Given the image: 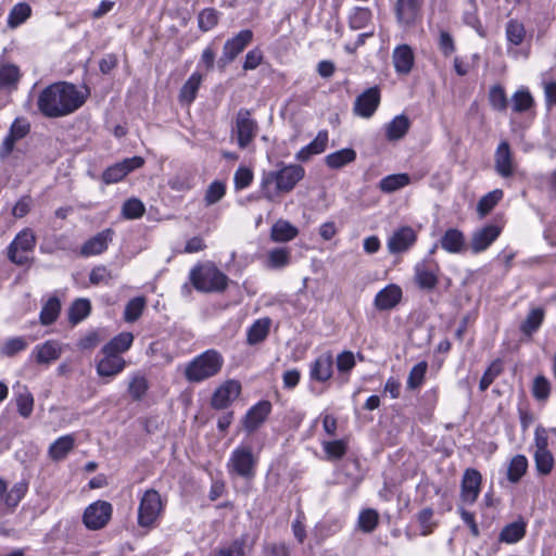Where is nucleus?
<instances>
[{
    "label": "nucleus",
    "mask_w": 556,
    "mask_h": 556,
    "mask_svg": "<svg viewBox=\"0 0 556 556\" xmlns=\"http://www.w3.org/2000/svg\"><path fill=\"white\" fill-rule=\"evenodd\" d=\"M86 101L75 85L59 81L46 87L39 94L37 106L39 112L49 118H58L77 111Z\"/></svg>",
    "instance_id": "obj_1"
},
{
    "label": "nucleus",
    "mask_w": 556,
    "mask_h": 556,
    "mask_svg": "<svg viewBox=\"0 0 556 556\" xmlns=\"http://www.w3.org/2000/svg\"><path fill=\"white\" fill-rule=\"evenodd\" d=\"M305 176V169L298 164L283 165L277 170L263 172L260 190L263 199L277 202L281 194L291 192Z\"/></svg>",
    "instance_id": "obj_2"
},
{
    "label": "nucleus",
    "mask_w": 556,
    "mask_h": 556,
    "mask_svg": "<svg viewBox=\"0 0 556 556\" xmlns=\"http://www.w3.org/2000/svg\"><path fill=\"white\" fill-rule=\"evenodd\" d=\"M224 365V357L216 350H206L190 361L185 368V378L192 383H199L215 377Z\"/></svg>",
    "instance_id": "obj_3"
},
{
    "label": "nucleus",
    "mask_w": 556,
    "mask_h": 556,
    "mask_svg": "<svg viewBox=\"0 0 556 556\" xmlns=\"http://www.w3.org/2000/svg\"><path fill=\"white\" fill-rule=\"evenodd\" d=\"M193 287L201 292H219L226 289L227 276L213 263L200 264L193 267L189 274Z\"/></svg>",
    "instance_id": "obj_4"
},
{
    "label": "nucleus",
    "mask_w": 556,
    "mask_h": 556,
    "mask_svg": "<svg viewBox=\"0 0 556 556\" xmlns=\"http://www.w3.org/2000/svg\"><path fill=\"white\" fill-rule=\"evenodd\" d=\"M257 463L258 457L252 446L240 444L231 452L226 467L230 476L251 480L256 475Z\"/></svg>",
    "instance_id": "obj_5"
},
{
    "label": "nucleus",
    "mask_w": 556,
    "mask_h": 556,
    "mask_svg": "<svg viewBox=\"0 0 556 556\" xmlns=\"http://www.w3.org/2000/svg\"><path fill=\"white\" fill-rule=\"evenodd\" d=\"M164 505L160 493L154 489L147 490L140 498L138 507V525L151 528L163 511Z\"/></svg>",
    "instance_id": "obj_6"
},
{
    "label": "nucleus",
    "mask_w": 556,
    "mask_h": 556,
    "mask_svg": "<svg viewBox=\"0 0 556 556\" xmlns=\"http://www.w3.org/2000/svg\"><path fill=\"white\" fill-rule=\"evenodd\" d=\"M35 245L36 236L34 231L29 228H25L20 231L10 243L8 248V257L12 263L18 266L25 265L29 262L27 253L31 252L35 249Z\"/></svg>",
    "instance_id": "obj_7"
},
{
    "label": "nucleus",
    "mask_w": 556,
    "mask_h": 556,
    "mask_svg": "<svg viewBox=\"0 0 556 556\" xmlns=\"http://www.w3.org/2000/svg\"><path fill=\"white\" fill-rule=\"evenodd\" d=\"M232 135L237 137L238 146L245 149L254 140L258 132V125L252 118L251 112L247 109H240L235 118Z\"/></svg>",
    "instance_id": "obj_8"
},
{
    "label": "nucleus",
    "mask_w": 556,
    "mask_h": 556,
    "mask_svg": "<svg viewBox=\"0 0 556 556\" xmlns=\"http://www.w3.org/2000/svg\"><path fill=\"white\" fill-rule=\"evenodd\" d=\"M113 513L111 503L97 501L86 507L83 522L89 530H100L110 521Z\"/></svg>",
    "instance_id": "obj_9"
},
{
    "label": "nucleus",
    "mask_w": 556,
    "mask_h": 556,
    "mask_svg": "<svg viewBox=\"0 0 556 556\" xmlns=\"http://www.w3.org/2000/svg\"><path fill=\"white\" fill-rule=\"evenodd\" d=\"M253 33L250 29H243L232 38L228 39L223 47V54L218 64L224 67L231 63L252 41Z\"/></svg>",
    "instance_id": "obj_10"
},
{
    "label": "nucleus",
    "mask_w": 556,
    "mask_h": 556,
    "mask_svg": "<svg viewBox=\"0 0 556 556\" xmlns=\"http://www.w3.org/2000/svg\"><path fill=\"white\" fill-rule=\"evenodd\" d=\"M482 476L473 468H467L460 482V498L466 504H473L481 491Z\"/></svg>",
    "instance_id": "obj_11"
},
{
    "label": "nucleus",
    "mask_w": 556,
    "mask_h": 556,
    "mask_svg": "<svg viewBox=\"0 0 556 556\" xmlns=\"http://www.w3.org/2000/svg\"><path fill=\"white\" fill-rule=\"evenodd\" d=\"M241 393V384L237 380H227L212 395L211 406L214 409L227 408Z\"/></svg>",
    "instance_id": "obj_12"
},
{
    "label": "nucleus",
    "mask_w": 556,
    "mask_h": 556,
    "mask_svg": "<svg viewBox=\"0 0 556 556\" xmlns=\"http://www.w3.org/2000/svg\"><path fill=\"white\" fill-rule=\"evenodd\" d=\"M144 161L141 156L125 159L122 162L108 167L103 172L102 179L108 185L118 182L131 170L141 167Z\"/></svg>",
    "instance_id": "obj_13"
},
{
    "label": "nucleus",
    "mask_w": 556,
    "mask_h": 556,
    "mask_svg": "<svg viewBox=\"0 0 556 556\" xmlns=\"http://www.w3.org/2000/svg\"><path fill=\"white\" fill-rule=\"evenodd\" d=\"M422 0H396L395 16L399 24L412 26L420 16Z\"/></svg>",
    "instance_id": "obj_14"
},
{
    "label": "nucleus",
    "mask_w": 556,
    "mask_h": 556,
    "mask_svg": "<svg viewBox=\"0 0 556 556\" xmlns=\"http://www.w3.org/2000/svg\"><path fill=\"white\" fill-rule=\"evenodd\" d=\"M379 103L380 91L377 87H371L356 98L353 110L356 115L368 118L376 112Z\"/></svg>",
    "instance_id": "obj_15"
},
{
    "label": "nucleus",
    "mask_w": 556,
    "mask_h": 556,
    "mask_svg": "<svg viewBox=\"0 0 556 556\" xmlns=\"http://www.w3.org/2000/svg\"><path fill=\"white\" fill-rule=\"evenodd\" d=\"M494 166L496 173L503 178L513 176L515 164L513 153L507 141H502L494 153Z\"/></svg>",
    "instance_id": "obj_16"
},
{
    "label": "nucleus",
    "mask_w": 556,
    "mask_h": 556,
    "mask_svg": "<svg viewBox=\"0 0 556 556\" xmlns=\"http://www.w3.org/2000/svg\"><path fill=\"white\" fill-rule=\"evenodd\" d=\"M437 264L424 261L415 266V281L420 289L432 290L438 285Z\"/></svg>",
    "instance_id": "obj_17"
},
{
    "label": "nucleus",
    "mask_w": 556,
    "mask_h": 556,
    "mask_svg": "<svg viewBox=\"0 0 556 556\" xmlns=\"http://www.w3.org/2000/svg\"><path fill=\"white\" fill-rule=\"evenodd\" d=\"M271 409L268 401H261L252 406L244 416L243 427L248 433L254 432L267 418Z\"/></svg>",
    "instance_id": "obj_18"
},
{
    "label": "nucleus",
    "mask_w": 556,
    "mask_h": 556,
    "mask_svg": "<svg viewBox=\"0 0 556 556\" xmlns=\"http://www.w3.org/2000/svg\"><path fill=\"white\" fill-rule=\"evenodd\" d=\"M501 229L495 225H488L473 232L470 249L473 253L486 250L500 236Z\"/></svg>",
    "instance_id": "obj_19"
},
{
    "label": "nucleus",
    "mask_w": 556,
    "mask_h": 556,
    "mask_svg": "<svg viewBox=\"0 0 556 556\" xmlns=\"http://www.w3.org/2000/svg\"><path fill=\"white\" fill-rule=\"evenodd\" d=\"M416 242V233L410 227H402L396 230L388 240L390 253L407 251Z\"/></svg>",
    "instance_id": "obj_20"
},
{
    "label": "nucleus",
    "mask_w": 556,
    "mask_h": 556,
    "mask_svg": "<svg viewBox=\"0 0 556 556\" xmlns=\"http://www.w3.org/2000/svg\"><path fill=\"white\" fill-rule=\"evenodd\" d=\"M402 299V290L396 285H389L380 290L375 298V306L379 311L395 307Z\"/></svg>",
    "instance_id": "obj_21"
},
{
    "label": "nucleus",
    "mask_w": 556,
    "mask_h": 556,
    "mask_svg": "<svg viewBox=\"0 0 556 556\" xmlns=\"http://www.w3.org/2000/svg\"><path fill=\"white\" fill-rule=\"evenodd\" d=\"M414 52L408 45L397 46L392 54V61L396 73L408 74L414 65Z\"/></svg>",
    "instance_id": "obj_22"
},
{
    "label": "nucleus",
    "mask_w": 556,
    "mask_h": 556,
    "mask_svg": "<svg viewBox=\"0 0 556 556\" xmlns=\"http://www.w3.org/2000/svg\"><path fill=\"white\" fill-rule=\"evenodd\" d=\"M333 358L330 353H325L318 356L311 365V378L313 380L325 382L332 376Z\"/></svg>",
    "instance_id": "obj_23"
},
{
    "label": "nucleus",
    "mask_w": 556,
    "mask_h": 556,
    "mask_svg": "<svg viewBox=\"0 0 556 556\" xmlns=\"http://www.w3.org/2000/svg\"><path fill=\"white\" fill-rule=\"evenodd\" d=\"M22 73L20 67L12 63L0 64V89L12 92L17 89Z\"/></svg>",
    "instance_id": "obj_24"
},
{
    "label": "nucleus",
    "mask_w": 556,
    "mask_h": 556,
    "mask_svg": "<svg viewBox=\"0 0 556 556\" xmlns=\"http://www.w3.org/2000/svg\"><path fill=\"white\" fill-rule=\"evenodd\" d=\"M104 356L97 365V372L101 377H113L125 368V359L119 355L103 353Z\"/></svg>",
    "instance_id": "obj_25"
},
{
    "label": "nucleus",
    "mask_w": 556,
    "mask_h": 556,
    "mask_svg": "<svg viewBox=\"0 0 556 556\" xmlns=\"http://www.w3.org/2000/svg\"><path fill=\"white\" fill-rule=\"evenodd\" d=\"M112 235L113 231L111 229L98 232L94 237L85 242L81 247V254L89 256L102 253L108 249V244L112 240Z\"/></svg>",
    "instance_id": "obj_26"
},
{
    "label": "nucleus",
    "mask_w": 556,
    "mask_h": 556,
    "mask_svg": "<svg viewBox=\"0 0 556 556\" xmlns=\"http://www.w3.org/2000/svg\"><path fill=\"white\" fill-rule=\"evenodd\" d=\"M440 243L443 250L453 254L462 253L466 249L465 236L456 228L447 229L441 237Z\"/></svg>",
    "instance_id": "obj_27"
},
{
    "label": "nucleus",
    "mask_w": 556,
    "mask_h": 556,
    "mask_svg": "<svg viewBox=\"0 0 556 556\" xmlns=\"http://www.w3.org/2000/svg\"><path fill=\"white\" fill-rule=\"evenodd\" d=\"M61 346L56 341H47L43 344L36 345L33 355L38 364L48 365L61 356Z\"/></svg>",
    "instance_id": "obj_28"
},
{
    "label": "nucleus",
    "mask_w": 556,
    "mask_h": 556,
    "mask_svg": "<svg viewBox=\"0 0 556 556\" xmlns=\"http://www.w3.org/2000/svg\"><path fill=\"white\" fill-rule=\"evenodd\" d=\"M271 319L269 317H263L256 319L247 331V342L250 345H255L263 342L270 330Z\"/></svg>",
    "instance_id": "obj_29"
},
{
    "label": "nucleus",
    "mask_w": 556,
    "mask_h": 556,
    "mask_svg": "<svg viewBox=\"0 0 556 556\" xmlns=\"http://www.w3.org/2000/svg\"><path fill=\"white\" fill-rule=\"evenodd\" d=\"M298 235V228L285 219H278L270 230V238L275 242H288L294 239Z\"/></svg>",
    "instance_id": "obj_30"
},
{
    "label": "nucleus",
    "mask_w": 556,
    "mask_h": 556,
    "mask_svg": "<svg viewBox=\"0 0 556 556\" xmlns=\"http://www.w3.org/2000/svg\"><path fill=\"white\" fill-rule=\"evenodd\" d=\"M75 438L72 434L60 437L49 447V457L53 460H61L73 450Z\"/></svg>",
    "instance_id": "obj_31"
},
{
    "label": "nucleus",
    "mask_w": 556,
    "mask_h": 556,
    "mask_svg": "<svg viewBox=\"0 0 556 556\" xmlns=\"http://www.w3.org/2000/svg\"><path fill=\"white\" fill-rule=\"evenodd\" d=\"M134 341L131 332H122L102 348V353L119 355L129 350Z\"/></svg>",
    "instance_id": "obj_32"
},
{
    "label": "nucleus",
    "mask_w": 556,
    "mask_h": 556,
    "mask_svg": "<svg viewBox=\"0 0 556 556\" xmlns=\"http://www.w3.org/2000/svg\"><path fill=\"white\" fill-rule=\"evenodd\" d=\"M202 75L198 72H194L184 84L179 92V100L182 103L190 104L194 101L198 90L202 83Z\"/></svg>",
    "instance_id": "obj_33"
},
{
    "label": "nucleus",
    "mask_w": 556,
    "mask_h": 556,
    "mask_svg": "<svg viewBox=\"0 0 556 556\" xmlns=\"http://www.w3.org/2000/svg\"><path fill=\"white\" fill-rule=\"evenodd\" d=\"M355 159L356 152L353 149L345 148L328 154L326 156V164L330 168L339 169L354 162Z\"/></svg>",
    "instance_id": "obj_34"
},
{
    "label": "nucleus",
    "mask_w": 556,
    "mask_h": 556,
    "mask_svg": "<svg viewBox=\"0 0 556 556\" xmlns=\"http://www.w3.org/2000/svg\"><path fill=\"white\" fill-rule=\"evenodd\" d=\"M410 177L408 174H392L382 178L379 182V188L384 193L394 192L405 186L409 185Z\"/></svg>",
    "instance_id": "obj_35"
},
{
    "label": "nucleus",
    "mask_w": 556,
    "mask_h": 556,
    "mask_svg": "<svg viewBox=\"0 0 556 556\" xmlns=\"http://www.w3.org/2000/svg\"><path fill=\"white\" fill-rule=\"evenodd\" d=\"M526 534V522L523 520H518L511 522L503 528L500 533V540L502 542L513 544L520 541Z\"/></svg>",
    "instance_id": "obj_36"
},
{
    "label": "nucleus",
    "mask_w": 556,
    "mask_h": 556,
    "mask_svg": "<svg viewBox=\"0 0 556 556\" xmlns=\"http://www.w3.org/2000/svg\"><path fill=\"white\" fill-rule=\"evenodd\" d=\"M409 129V119L405 115L395 116L387 125V138L391 141L403 138Z\"/></svg>",
    "instance_id": "obj_37"
},
{
    "label": "nucleus",
    "mask_w": 556,
    "mask_h": 556,
    "mask_svg": "<svg viewBox=\"0 0 556 556\" xmlns=\"http://www.w3.org/2000/svg\"><path fill=\"white\" fill-rule=\"evenodd\" d=\"M61 303L56 296H51L42 306L40 312V323L45 326L53 324L59 317Z\"/></svg>",
    "instance_id": "obj_38"
},
{
    "label": "nucleus",
    "mask_w": 556,
    "mask_h": 556,
    "mask_svg": "<svg viewBox=\"0 0 556 556\" xmlns=\"http://www.w3.org/2000/svg\"><path fill=\"white\" fill-rule=\"evenodd\" d=\"M147 305L144 296H136L129 300L124 309V319L127 323H135L142 315Z\"/></svg>",
    "instance_id": "obj_39"
},
{
    "label": "nucleus",
    "mask_w": 556,
    "mask_h": 556,
    "mask_svg": "<svg viewBox=\"0 0 556 556\" xmlns=\"http://www.w3.org/2000/svg\"><path fill=\"white\" fill-rule=\"evenodd\" d=\"M91 311L90 301L87 299H77L73 302L68 311V318L72 324H77L85 319Z\"/></svg>",
    "instance_id": "obj_40"
},
{
    "label": "nucleus",
    "mask_w": 556,
    "mask_h": 556,
    "mask_svg": "<svg viewBox=\"0 0 556 556\" xmlns=\"http://www.w3.org/2000/svg\"><path fill=\"white\" fill-rule=\"evenodd\" d=\"M528 468V460L523 455H516L511 458L508 469L507 478L510 482H518L521 477L526 473Z\"/></svg>",
    "instance_id": "obj_41"
},
{
    "label": "nucleus",
    "mask_w": 556,
    "mask_h": 556,
    "mask_svg": "<svg viewBox=\"0 0 556 556\" xmlns=\"http://www.w3.org/2000/svg\"><path fill=\"white\" fill-rule=\"evenodd\" d=\"M427 369L428 364L425 361L419 362L410 369L406 382V387L408 390H416L422 386Z\"/></svg>",
    "instance_id": "obj_42"
},
{
    "label": "nucleus",
    "mask_w": 556,
    "mask_h": 556,
    "mask_svg": "<svg viewBox=\"0 0 556 556\" xmlns=\"http://www.w3.org/2000/svg\"><path fill=\"white\" fill-rule=\"evenodd\" d=\"M28 490V483L25 480H21L8 490L5 497V507L9 509L15 508L22 498L25 496Z\"/></svg>",
    "instance_id": "obj_43"
},
{
    "label": "nucleus",
    "mask_w": 556,
    "mask_h": 556,
    "mask_svg": "<svg viewBox=\"0 0 556 556\" xmlns=\"http://www.w3.org/2000/svg\"><path fill=\"white\" fill-rule=\"evenodd\" d=\"M544 319V312L542 308H534L531 309L528 314L527 318L520 326V330L527 334L531 336L533 332H535L540 326L542 325Z\"/></svg>",
    "instance_id": "obj_44"
},
{
    "label": "nucleus",
    "mask_w": 556,
    "mask_h": 556,
    "mask_svg": "<svg viewBox=\"0 0 556 556\" xmlns=\"http://www.w3.org/2000/svg\"><path fill=\"white\" fill-rule=\"evenodd\" d=\"M290 250L287 248H276L268 252L267 266L273 269H280L289 265Z\"/></svg>",
    "instance_id": "obj_45"
},
{
    "label": "nucleus",
    "mask_w": 556,
    "mask_h": 556,
    "mask_svg": "<svg viewBox=\"0 0 556 556\" xmlns=\"http://www.w3.org/2000/svg\"><path fill=\"white\" fill-rule=\"evenodd\" d=\"M378 521L379 515L377 510L372 508H366L359 513L357 525L363 532L370 533L377 528Z\"/></svg>",
    "instance_id": "obj_46"
},
{
    "label": "nucleus",
    "mask_w": 556,
    "mask_h": 556,
    "mask_svg": "<svg viewBox=\"0 0 556 556\" xmlns=\"http://www.w3.org/2000/svg\"><path fill=\"white\" fill-rule=\"evenodd\" d=\"M31 13V9L27 3L21 2L13 7L8 17V25L12 28L24 23Z\"/></svg>",
    "instance_id": "obj_47"
},
{
    "label": "nucleus",
    "mask_w": 556,
    "mask_h": 556,
    "mask_svg": "<svg viewBox=\"0 0 556 556\" xmlns=\"http://www.w3.org/2000/svg\"><path fill=\"white\" fill-rule=\"evenodd\" d=\"M226 194V185L220 180H214L211 182L204 194V202L207 206L216 204Z\"/></svg>",
    "instance_id": "obj_48"
},
{
    "label": "nucleus",
    "mask_w": 556,
    "mask_h": 556,
    "mask_svg": "<svg viewBox=\"0 0 556 556\" xmlns=\"http://www.w3.org/2000/svg\"><path fill=\"white\" fill-rule=\"evenodd\" d=\"M16 406L17 412L22 417L28 418L31 415L34 409V396L26 387H24L23 391L17 394Z\"/></svg>",
    "instance_id": "obj_49"
},
{
    "label": "nucleus",
    "mask_w": 556,
    "mask_h": 556,
    "mask_svg": "<svg viewBox=\"0 0 556 556\" xmlns=\"http://www.w3.org/2000/svg\"><path fill=\"white\" fill-rule=\"evenodd\" d=\"M149 389L147 379L142 375H135L128 383V393L134 401H140Z\"/></svg>",
    "instance_id": "obj_50"
},
{
    "label": "nucleus",
    "mask_w": 556,
    "mask_h": 556,
    "mask_svg": "<svg viewBox=\"0 0 556 556\" xmlns=\"http://www.w3.org/2000/svg\"><path fill=\"white\" fill-rule=\"evenodd\" d=\"M146 212L144 204L136 198L128 199L122 206V214L127 219L140 218Z\"/></svg>",
    "instance_id": "obj_51"
},
{
    "label": "nucleus",
    "mask_w": 556,
    "mask_h": 556,
    "mask_svg": "<svg viewBox=\"0 0 556 556\" xmlns=\"http://www.w3.org/2000/svg\"><path fill=\"white\" fill-rule=\"evenodd\" d=\"M525 36L526 29L522 23L510 20L506 24V38L511 45L519 46L523 41Z\"/></svg>",
    "instance_id": "obj_52"
},
{
    "label": "nucleus",
    "mask_w": 556,
    "mask_h": 556,
    "mask_svg": "<svg viewBox=\"0 0 556 556\" xmlns=\"http://www.w3.org/2000/svg\"><path fill=\"white\" fill-rule=\"evenodd\" d=\"M534 462L540 475H548L554 467V457L549 451L534 452Z\"/></svg>",
    "instance_id": "obj_53"
},
{
    "label": "nucleus",
    "mask_w": 556,
    "mask_h": 556,
    "mask_svg": "<svg viewBox=\"0 0 556 556\" xmlns=\"http://www.w3.org/2000/svg\"><path fill=\"white\" fill-rule=\"evenodd\" d=\"M551 394V383L544 376H538L533 380L532 395L538 401H546Z\"/></svg>",
    "instance_id": "obj_54"
},
{
    "label": "nucleus",
    "mask_w": 556,
    "mask_h": 556,
    "mask_svg": "<svg viewBox=\"0 0 556 556\" xmlns=\"http://www.w3.org/2000/svg\"><path fill=\"white\" fill-rule=\"evenodd\" d=\"M489 100L492 108L498 112H503L507 109V97L502 86L496 85L490 89Z\"/></svg>",
    "instance_id": "obj_55"
},
{
    "label": "nucleus",
    "mask_w": 556,
    "mask_h": 556,
    "mask_svg": "<svg viewBox=\"0 0 556 556\" xmlns=\"http://www.w3.org/2000/svg\"><path fill=\"white\" fill-rule=\"evenodd\" d=\"M503 198V191L500 189H495L484 197L478 203V211L485 215L488 214Z\"/></svg>",
    "instance_id": "obj_56"
},
{
    "label": "nucleus",
    "mask_w": 556,
    "mask_h": 556,
    "mask_svg": "<svg viewBox=\"0 0 556 556\" xmlns=\"http://www.w3.org/2000/svg\"><path fill=\"white\" fill-rule=\"evenodd\" d=\"M513 110L521 113L529 110L533 105V98L528 90H518L514 93Z\"/></svg>",
    "instance_id": "obj_57"
},
{
    "label": "nucleus",
    "mask_w": 556,
    "mask_h": 556,
    "mask_svg": "<svg viewBox=\"0 0 556 556\" xmlns=\"http://www.w3.org/2000/svg\"><path fill=\"white\" fill-rule=\"evenodd\" d=\"M324 451L327 454V458L337 460L342 458L348 450L346 443L343 440H336L324 442Z\"/></svg>",
    "instance_id": "obj_58"
},
{
    "label": "nucleus",
    "mask_w": 556,
    "mask_h": 556,
    "mask_svg": "<svg viewBox=\"0 0 556 556\" xmlns=\"http://www.w3.org/2000/svg\"><path fill=\"white\" fill-rule=\"evenodd\" d=\"M502 372V363L500 361L493 362L489 368L484 371L479 382L480 391H485L495 380V378Z\"/></svg>",
    "instance_id": "obj_59"
},
{
    "label": "nucleus",
    "mask_w": 556,
    "mask_h": 556,
    "mask_svg": "<svg viewBox=\"0 0 556 556\" xmlns=\"http://www.w3.org/2000/svg\"><path fill=\"white\" fill-rule=\"evenodd\" d=\"M470 8L464 13V22L472 27L481 37H484V30L477 14L476 0H469Z\"/></svg>",
    "instance_id": "obj_60"
},
{
    "label": "nucleus",
    "mask_w": 556,
    "mask_h": 556,
    "mask_svg": "<svg viewBox=\"0 0 556 556\" xmlns=\"http://www.w3.org/2000/svg\"><path fill=\"white\" fill-rule=\"evenodd\" d=\"M253 172L244 166L239 167L233 175V186L236 190L248 188L253 181Z\"/></svg>",
    "instance_id": "obj_61"
},
{
    "label": "nucleus",
    "mask_w": 556,
    "mask_h": 556,
    "mask_svg": "<svg viewBox=\"0 0 556 556\" xmlns=\"http://www.w3.org/2000/svg\"><path fill=\"white\" fill-rule=\"evenodd\" d=\"M371 18V12L367 8H356L350 16V26L353 29H361Z\"/></svg>",
    "instance_id": "obj_62"
},
{
    "label": "nucleus",
    "mask_w": 556,
    "mask_h": 556,
    "mask_svg": "<svg viewBox=\"0 0 556 556\" xmlns=\"http://www.w3.org/2000/svg\"><path fill=\"white\" fill-rule=\"evenodd\" d=\"M27 348V342L22 337H15L9 339L1 349V353L5 356H14L21 351Z\"/></svg>",
    "instance_id": "obj_63"
},
{
    "label": "nucleus",
    "mask_w": 556,
    "mask_h": 556,
    "mask_svg": "<svg viewBox=\"0 0 556 556\" xmlns=\"http://www.w3.org/2000/svg\"><path fill=\"white\" fill-rule=\"evenodd\" d=\"M199 27L207 31L212 29L218 22V14L214 9H204L199 14Z\"/></svg>",
    "instance_id": "obj_64"
}]
</instances>
